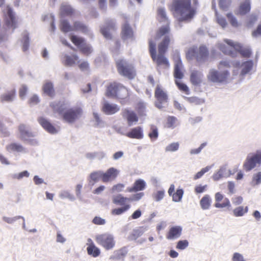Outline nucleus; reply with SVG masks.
<instances>
[{"label":"nucleus","instance_id":"1","mask_svg":"<svg viewBox=\"0 0 261 261\" xmlns=\"http://www.w3.org/2000/svg\"><path fill=\"white\" fill-rule=\"evenodd\" d=\"M173 7L179 22L190 21L196 13V9L191 6V0H174Z\"/></svg>","mask_w":261,"mask_h":261},{"label":"nucleus","instance_id":"2","mask_svg":"<svg viewBox=\"0 0 261 261\" xmlns=\"http://www.w3.org/2000/svg\"><path fill=\"white\" fill-rule=\"evenodd\" d=\"M224 42L229 45V47H227L225 44H220L219 47L225 54L233 57L236 54L234 51H237L244 57H250L251 51L249 47H245L240 43H234L232 40L227 39H224Z\"/></svg>","mask_w":261,"mask_h":261},{"label":"nucleus","instance_id":"3","mask_svg":"<svg viewBox=\"0 0 261 261\" xmlns=\"http://www.w3.org/2000/svg\"><path fill=\"white\" fill-rule=\"evenodd\" d=\"M50 106L55 111L62 115L63 121L70 124H73L79 120L83 114L82 108L79 106L68 109L63 112L61 109L56 108L54 103H52Z\"/></svg>","mask_w":261,"mask_h":261},{"label":"nucleus","instance_id":"4","mask_svg":"<svg viewBox=\"0 0 261 261\" xmlns=\"http://www.w3.org/2000/svg\"><path fill=\"white\" fill-rule=\"evenodd\" d=\"M106 95L110 98L123 99L127 98L129 94L128 90L122 84L114 82L108 86Z\"/></svg>","mask_w":261,"mask_h":261},{"label":"nucleus","instance_id":"5","mask_svg":"<svg viewBox=\"0 0 261 261\" xmlns=\"http://www.w3.org/2000/svg\"><path fill=\"white\" fill-rule=\"evenodd\" d=\"M208 55L207 48L204 46H201L199 48L195 47L189 48L186 56L188 59L195 58L198 63H202L207 59Z\"/></svg>","mask_w":261,"mask_h":261},{"label":"nucleus","instance_id":"6","mask_svg":"<svg viewBox=\"0 0 261 261\" xmlns=\"http://www.w3.org/2000/svg\"><path fill=\"white\" fill-rule=\"evenodd\" d=\"M116 64L119 73L128 79H133L135 75L134 67L125 60L123 59L116 60Z\"/></svg>","mask_w":261,"mask_h":261},{"label":"nucleus","instance_id":"7","mask_svg":"<svg viewBox=\"0 0 261 261\" xmlns=\"http://www.w3.org/2000/svg\"><path fill=\"white\" fill-rule=\"evenodd\" d=\"M97 243L102 246L106 250H110L114 248L115 244L114 236L110 233H106L96 236Z\"/></svg>","mask_w":261,"mask_h":261},{"label":"nucleus","instance_id":"8","mask_svg":"<svg viewBox=\"0 0 261 261\" xmlns=\"http://www.w3.org/2000/svg\"><path fill=\"white\" fill-rule=\"evenodd\" d=\"M258 164L261 165V151H257L256 152L250 156L248 155L244 163L243 167L246 171H250L255 167Z\"/></svg>","mask_w":261,"mask_h":261},{"label":"nucleus","instance_id":"9","mask_svg":"<svg viewBox=\"0 0 261 261\" xmlns=\"http://www.w3.org/2000/svg\"><path fill=\"white\" fill-rule=\"evenodd\" d=\"M229 73L228 70H225L218 71L215 69H210L207 74L208 80L213 83H223L226 81Z\"/></svg>","mask_w":261,"mask_h":261},{"label":"nucleus","instance_id":"10","mask_svg":"<svg viewBox=\"0 0 261 261\" xmlns=\"http://www.w3.org/2000/svg\"><path fill=\"white\" fill-rule=\"evenodd\" d=\"M154 95L156 98L155 102V106L160 110L166 108L167 106L168 95L159 85H158L155 88Z\"/></svg>","mask_w":261,"mask_h":261},{"label":"nucleus","instance_id":"11","mask_svg":"<svg viewBox=\"0 0 261 261\" xmlns=\"http://www.w3.org/2000/svg\"><path fill=\"white\" fill-rule=\"evenodd\" d=\"M71 40L75 45L79 47L81 50L86 55H89L92 51V47L90 44L85 42V40L82 37L75 35L71 37Z\"/></svg>","mask_w":261,"mask_h":261},{"label":"nucleus","instance_id":"12","mask_svg":"<svg viewBox=\"0 0 261 261\" xmlns=\"http://www.w3.org/2000/svg\"><path fill=\"white\" fill-rule=\"evenodd\" d=\"M35 135L32 133L29 126L24 124H20L18 126V138L23 142H25L28 138H33Z\"/></svg>","mask_w":261,"mask_h":261},{"label":"nucleus","instance_id":"13","mask_svg":"<svg viewBox=\"0 0 261 261\" xmlns=\"http://www.w3.org/2000/svg\"><path fill=\"white\" fill-rule=\"evenodd\" d=\"M115 21L114 19H108L106 20V25L100 28V32L107 39L111 38V30L115 29Z\"/></svg>","mask_w":261,"mask_h":261},{"label":"nucleus","instance_id":"14","mask_svg":"<svg viewBox=\"0 0 261 261\" xmlns=\"http://www.w3.org/2000/svg\"><path fill=\"white\" fill-rule=\"evenodd\" d=\"M6 23L7 27L14 30L16 28V20L12 9L7 7V14L5 16Z\"/></svg>","mask_w":261,"mask_h":261},{"label":"nucleus","instance_id":"15","mask_svg":"<svg viewBox=\"0 0 261 261\" xmlns=\"http://www.w3.org/2000/svg\"><path fill=\"white\" fill-rule=\"evenodd\" d=\"M6 150L10 152H17L19 153L26 154L29 152L28 149L24 147L22 145L18 143H12L6 147Z\"/></svg>","mask_w":261,"mask_h":261},{"label":"nucleus","instance_id":"16","mask_svg":"<svg viewBox=\"0 0 261 261\" xmlns=\"http://www.w3.org/2000/svg\"><path fill=\"white\" fill-rule=\"evenodd\" d=\"M73 31H80L83 34L92 37V33L87 25L79 21L74 22Z\"/></svg>","mask_w":261,"mask_h":261},{"label":"nucleus","instance_id":"17","mask_svg":"<svg viewBox=\"0 0 261 261\" xmlns=\"http://www.w3.org/2000/svg\"><path fill=\"white\" fill-rule=\"evenodd\" d=\"M119 173V171L114 167L108 169L106 172L102 171V181L107 182L111 179H115Z\"/></svg>","mask_w":261,"mask_h":261},{"label":"nucleus","instance_id":"18","mask_svg":"<svg viewBox=\"0 0 261 261\" xmlns=\"http://www.w3.org/2000/svg\"><path fill=\"white\" fill-rule=\"evenodd\" d=\"M203 77V73L200 71L193 70L191 72L190 81L194 86L199 85L202 82Z\"/></svg>","mask_w":261,"mask_h":261},{"label":"nucleus","instance_id":"19","mask_svg":"<svg viewBox=\"0 0 261 261\" xmlns=\"http://www.w3.org/2000/svg\"><path fill=\"white\" fill-rule=\"evenodd\" d=\"M182 228L180 226H174L171 227L167 235L168 240H175L178 238L181 234Z\"/></svg>","mask_w":261,"mask_h":261},{"label":"nucleus","instance_id":"20","mask_svg":"<svg viewBox=\"0 0 261 261\" xmlns=\"http://www.w3.org/2000/svg\"><path fill=\"white\" fill-rule=\"evenodd\" d=\"M38 121L41 125L49 133L55 134L57 133L56 128L51 124V123L46 118L40 117Z\"/></svg>","mask_w":261,"mask_h":261},{"label":"nucleus","instance_id":"21","mask_svg":"<svg viewBox=\"0 0 261 261\" xmlns=\"http://www.w3.org/2000/svg\"><path fill=\"white\" fill-rule=\"evenodd\" d=\"M119 110V108L116 104H111L105 102L102 107L103 112L107 115H112Z\"/></svg>","mask_w":261,"mask_h":261},{"label":"nucleus","instance_id":"22","mask_svg":"<svg viewBox=\"0 0 261 261\" xmlns=\"http://www.w3.org/2000/svg\"><path fill=\"white\" fill-rule=\"evenodd\" d=\"M123 115L127 119L128 126H132L134 122L136 123L138 121L136 114L132 111L125 110Z\"/></svg>","mask_w":261,"mask_h":261},{"label":"nucleus","instance_id":"23","mask_svg":"<svg viewBox=\"0 0 261 261\" xmlns=\"http://www.w3.org/2000/svg\"><path fill=\"white\" fill-rule=\"evenodd\" d=\"M251 9V0H244L240 4L238 13L241 15H244L248 13Z\"/></svg>","mask_w":261,"mask_h":261},{"label":"nucleus","instance_id":"24","mask_svg":"<svg viewBox=\"0 0 261 261\" xmlns=\"http://www.w3.org/2000/svg\"><path fill=\"white\" fill-rule=\"evenodd\" d=\"M15 96L16 90L15 89H13L11 91H8L7 92L2 94L0 96V101L2 102H12L14 100Z\"/></svg>","mask_w":261,"mask_h":261},{"label":"nucleus","instance_id":"25","mask_svg":"<svg viewBox=\"0 0 261 261\" xmlns=\"http://www.w3.org/2000/svg\"><path fill=\"white\" fill-rule=\"evenodd\" d=\"M146 186V183L143 179H139L134 182L133 187L128 188L127 191L129 192H137L144 190Z\"/></svg>","mask_w":261,"mask_h":261},{"label":"nucleus","instance_id":"26","mask_svg":"<svg viewBox=\"0 0 261 261\" xmlns=\"http://www.w3.org/2000/svg\"><path fill=\"white\" fill-rule=\"evenodd\" d=\"M126 136L130 138L140 139L143 138V130L141 127L138 126L132 129L131 131L126 134Z\"/></svg>","mask_w":261,"mask_h":261},{"label":"nucleus","instance_id":"27","mask_svg":"<svg viewBox=\"0 0 261 261\" xmlns=\"http://www.w3.org/2000/svg\"><path fill=\"white\" fill-rule=\"evenodd\" d=\"M177 59L175 61L174 65V75L176 79H181L183 77L184 74L181 72L182 63L180 58L177 56Z\"/></svg>","mask_w":261,"mask_h":261},{"label":"nucleus","instance_id":"28","mask_svg":"<svg viewBox=\"0 0 261 261\" xmlns=\"http://www.w3.org/2000/svg\"><path fill=\"white\" fill-rule=\"evenodd\" d=\"M102 180V171L98 170L93 172L90 173L89 176L88 180L89 184L93 186L96 182H97L100 179Z\"/></svg>","mask_w":261,"mask_h":261},{"label":"nucleus","instance_id":"29","mask_svg":"<svg viewBox=\"0 0 261 261\" xmlns=\"http://www.w3.org/2000/svg\"><path fill=\"white\" fill-rule=\"evenodd\" d=\"M253 65V62L252 60H249L242 63L241 65L242 68L240 73V75L244 76L245 75L249 73L250 71L252 70Z\"/></svg>","mask_w":261,"mask_h":261},{"label":"nucleus","instance_id":"30","mask_svg":"<svg viewBox=\"0 0 261 261\" xmlns=\"http://www.w3.org/2000/svg\"><path fill=\"white\" fill-rule=\"evenodd\" d=\"M85 156L89 160L97 159L99 160H101L106 157V153L103 151L88 152L86 154Z\"/></svg>","mask_w":261,"mask_h":261},{"label":"nucleus","instance_id":"31","mask_svg":"<svg viewBox=\"0 0 261 261\" xmlns=\"http://www.w3.org/2000/svg\"><path fill=\"white\" fill-rule=\"evenodd\" d=\"M212 199L210 195H205L200 200L199 204L203 210H208L211 205Z\"/></svg>","mask_w":261,"mask_h":261},{"label":"nucleus","instance_id":"32","mask_svg":"<svg viewBox=\"0 0 261 261\" xmlns=\"http://www.w3.org/2000/svg\"><path fill=\"white\" fill-rule=\"evenodd\" d=\"M43 91L45 94L50 97L54 96L55 90L53 84L49 81L46 82L43 85Z\"/></svg>","mask_w":261,"mask_h":261},{"label":"nucleus","instance_id":"33","mask_svg":"<svg viewBox=\"0 0 261 261\" xmlns=\"http://www.w3.org/2000/svg\"><path fill=\"white\" fill-rule=\"evenodd\" d=\"M133 36V31L129 25L126 23L124 24L122 29V38L123 40L130 39Z\"/></svg>","mask_w":261,"mask_h":261},{"label":"nucleus","instance_id":"34","mask_svg":"<svg viewBox=\"0 0 261 261\" xmlns=\"http://www.w3.org/2000/svg\"><path fill=\"white\" fill-rule=\"evenodd\" d=\"M169 42L170 38L169 36H165L163 41L159 44L158 46L159 54H164L167 49Z\"/></svg>","mask_w":261,"mask_h":261},{"label":"nucleus","instance_id":"35","mask_svg":"<svg viewBox=\"0 0 261 261\" xmlns=\"http://www.w3.org/2000/svg\"><path fill=\"white\" fill-rule=\"evenodd\" d=\"M128 252L127 248L124 247L114 252V256H111V258L120 259L123 258Z\"/></svg>","mask_w":261,"mask_h":261},{"label":"nucleus","instance_id":"36","mask_svg":"<svg viewBox=\"0 0 261 261\" xmlns=\"http://www.w3.org/2000/svg\"><path fill=\"white\" fill-rule=\"evenodd\" d=\"M42 19L44 21H48L50 23V31L54 33L56 30V25L55 24V16L53 14H48L44 15Z\"/></svg>","mask_w":261,"mask_h":261},{"label":"nucleus","instance_id":"37","mask_svg":"<svg viewBox=\"0 0 261 261\" xmlns=\"http://www.w3.org/2000/svg\"><path fill=\"white\" fill-rule=\"evenodd\" d=\"M73 12L72 7L65 3H63L60 8V13L61 16L70 15Z\"/></svg>","mask_w":261,"mask_h":261},{"label":"nucleus","instance_id":"38","mask_svg":"<svg viewBox=\"0 0 261 261\" xmlns=\"http://www.w3.org/2000/svg\"><path fill=\"white\" fill-rule=\"evenodd\" d=\"M79 57L76 55H73L72 56L65 55L64 57V63L66 66H73L75 61H77Z\"/></svg>","mask_w":261,"mask_h":261},{"label":"nucleus","instance_id":"39","mask_svg":"<svg viewBox=\"0 0 261 261\" xmlns=\"http://www.w3.org/2000/svg\"><path fill=\"white\" fill-rule=\"evenodd\" d=\"M87 250L88 254L94 257L98 256L100 253L99 249L96 247L93 244H90L87 247Z\"/></svg>","mask_w":261,"mask_h":261},{"label":"nucleus","instance_id":"40","mask_svg":"<svg viewBox=\"0 0 261 261\" xmlns=\"http://www.w3.org/2000/svg\"><path fill=\"white\" fill-rule=\"evenodd\" d=\"M60 29L64 33L73 31V26L71 25L69 22L65 19L61 20Z\"/></svg>","mask_w":261,"mask_h":261},{"label":"nucleus","instance_id":"41","mask_svg":"<svg viewBox=\"0 0 261 261\" xmlns=\"http://www.w3.org/2000/svg\"><path fill=\"white\" fill-rule=\"evenodd\" d=\"M145 231V229L143 228L134 229L132 234L128 237V240L130 241L136 240L137 238L141 236Z\"/></svg>","mask_w":261,"mask_h":261},{"label":"nucleus","instance_id":"42","mask_svg":"<svg viewBox=\"0 0 261 261\" xmlns=\"http://www.w3.org/2000/svg\"><path fill=\"white\" fill-rule=\"evenodd\" d=\"M94 121L95 122L94 126L96 127H103L105 126V122L100 118L98 113L94 112L93 113Z\"/></svg>","mask_w":261,"mask_h":261},{"label":"nucleus","instance_id":"43","mask_svg":"<svg viewBox=\"0 0 261 261\" xmlns=\"http://www.w3.org/2000/svg\"><path fill=\"white\" fill-rule=\"evenodd\" d=\"M185 99L189 102L195 105H200L204 103V100L197 97H184Z\"/></svg>","mask_w":261,"mask_h":261},{"label":"nucleus","instance_id":"44","mask_svg":"<svg viewBox=\"0 0 261 261\" xmlns=\"http://www.w3.org/2000/svg\"><path fill=\"white\" fill-rule=\"evenodd\" d=\"M128 198L124 197L122 195L119 194L113 197V201L115 204L124 205L126 201H128Z\"/></svg>","mask_w":261,"mask_h":261},{"label":"nucleus","instance_id":"45","mask_svg":"<svg viewBox=\"0 0 261 261\" xmlns=\"http://www.w3.org/2000/svg\"><path fill=\"white\" fill-rule=\"evenodd\" d=\"M158 66L161 65H165L167 66H169V62L166 58L164 56V54H158V56H156L155 61Z\"/></svg>","mask_w":261,"mask_h":261},{"label":"nucleus","instance_id":"46","mask_svg":"<svg viewBox=\"0 0 261 261\" xmlns=\"http://www.w3.org/2000/svg\"><path fill=\"white\" fill-rule=\"evenodd\" d=\"M248 208L247 206H246L245 208L242 206H239L233 210V215L236 217L243 216L248 212Z\"/></svg>","mask_w":261,"mask_h":261},{"label":"nucleus","instance_id":"47","mask_svg":"<svg viewBox=\"0 0 261 261\" xmlns=\"http://www.w3.org/2000/svg\"><path fill=\"white\" fill-rule=\"evenodd\" d=\"M21 219L24 220V217L21 216H16L13 217H9L7 216H3L2 220L4 222L9 224H13L17 220Z\"/></svg>","mask_w":261,"mask_h":261},{"label":"nucleus","instance_id":"48","mask_svg":"<svg viewBox=\"0 0 261 261\" xmlns=\"http://www.w3.org/2000/svg\"><path fill=\"white\" fill-rule=\"evenodd\" d=\"M184 193V190L182 189H177L176 192L172 195V200L176 202H180L181 200Z\"/></svg>","mask_w":261,"mask_h":261},{"label":"nucleus","instance_id":"49","mask_svg":"<svg viewBox=\"0 0 261 261\" xmlns=\"http://www.w3.org/2000/svg\"><path fill=\"white\" fill-rule=\"evenodd\" d=\"M29 176L30 173L28 171L24 170L19 173L13 174H12L11 177L13 179L21 180L23 177H29Z\"/></svg>","mask_w":261,"mask_h":261},{"label":"nucleus","instance_id":"50","mask_svg":"<svg viewBox=\"0 0 261 261\" xmlns=\"http://www.w3.org/2000/svg\"><path fill=\"white\" fill-rule=\"evenodd\" d=\"M22 50L23 51H26L28 50L29 47V37L27 33H24L23 38L22 39Z\"/></svg>","mask_w":261,"mask_h":261},{"label":"nucleus","instance_id":"51","mask_svg":"<svg viewBox=\"0 0 261 261\" xmlns=\"http://www.w3.org/2000/svg\"><path fill=\"white\" fill-rule=\"evenodd\" d=\"M59 197L62 199L67 198L71 201H73L75 200L74 196L73 194H70L67 191H62L59 194Z\"/></svg>","mask_w":261,"mask_h":261},{"label":"nucleus","instance_id":"52","mask_svg":"<svg viewBox=\"0 0 261 261\" xmlns=\"http://www.w3.org/2000/svg\"><path fill=\"white\" fill-rule=\"evenodd\" d=\"M149 52L153 61L156 59V44L151 40L149 41Z\"/></svg>","mask_w":261,"mask_h":261},{"label":"nucleus","instance_id":"53","mask_svg":"<svg viewBox=\"0 0 261 261\" xmlns=\"http://www.w3.org/2000/svg\"><path fill=\"white\" fill-rule=\"evenodd\" d=\"M158 14L160 21H166L168 23V18L164 8H159L158 10Z\"/></svg>","mask_w":261,"mask_h":261},{"label":"nucleus","instance_id":"54","mask_svg":"<svg viewBox=\"0 0 261 261\" xmlns=\"http://www.w3.org/2000/svg\"><path fill=\"white\" fill-rule=\"evenodd\" d=\"M130 208V205L127 204L122 207L115 208L112 210V213L113 215H120L127 211Z\"/></svg>","mask_w":261,"mask_h":261},{"label":"nucleus","instance_id":"55","mask_svg":"<svg viewBox=\"0 0 261 261\" xmlns=\"http://www.w3.org/2000/svg\"><path fill=\"white\" fill-rule=\"evenodd\" d=\"M150 132L148 134V136L151 140H155L159 136L158 128L155 126L152 125L150 128Z\"/></svg>","mask_w":261,"mask_h":261},{"label":"nucleus","instance_id":"56","mask_svg":"<svg viewBox=\"0 0 261 261\" xmlns=\"http://www.w3.org/2000/svg\"><path fill=\"white\" fill-rule=\"evenodd\" d=\"M179 148V143L177 142H174L170 144L165 148L166 152H174L177 151Z\"/></svg>","mask_w":261,"mask_h":261},{"label":"nucleus","instance_id":"57","mask_svg":"<svg viewBox=\"0 0 261 261\" xmlns=\"http://www.w3.org/2000/svg\"><path fill=\"white\" fill-rule=\"evenodd\" d=\"M261 184V172L254 174L252 177V184L253 186L258 185Z\"/></svg>","mask_w":261,"mask_h":261},{"label":"nucleus","instance_id":"58","mask_svg":"<svg viewBox=\"0 0 261 261\" xmlns=\"http://www.w3.org/2000/svg\"><path fill=\"white\" fill-rule=\"evenodd\" d=\"M177 118L174 116H169L167 118V127L168 128H173L176 126L175 123L177 121Z\"/></svg>","mask_w":261,"mask_h":261},{"label":"nucleus","instance_id":"59","mask_svg":"<svg viewBox=\"0 0 261 261\" xmlns=\"http://www.w3.org/2000/svg\"><path fill=\"white\" fill-rule=\"evenodd\" d=\"M189 246V242L187 240H180L177 243L176 249L184 250Z\"/></svg>","mask_w":261,"mask_h":261},{"label":"nucleus","instance_id":"60","mask_svg":"<svg viewBox=\"0 0 261 261\" xmlns=\"http://www.w3.org/2000/svg\"><path fill=\"white\" fill-rule=\"evenodd\" d=\"M211 169V167L206 166V167L202 168L200 171L198 172L194 176V179L196 180L201 178L203 175L208 172Z\"/></svg>","mask_w":261,"mask_h":261},{"label":"nucleus","instance_id":"61","mask_svg":"<svg viewBox=\"0 0 261 261\" xmlns=\"http://www.w3.org/2000/svg\"><path fill=\"white\" fill-rule=\"evenodd\" d=\"M165 195V191L164 190L158 191L153 195V198L156 201H160L163 199Z\"/></svg>","mask_w":261,"mask_h":261},{"label":"nucleus","instance_id":"62","mask_svg":"<svg viewBox=\"0 0 261 261\" xmlns=\"http://www.w3.org/2000/svg\"><path fill=\"white\" fill-rule=\"evenodd\" d=\"M169 31V28L168 25H166L165 26L161 27L157 33L156 37L160 38L162 36L165 35L166 33H168Z\"/></svg>","mask_w":261,"mask_h":261},{"label":"nucleus","instance_id":"63","mask_svg":"<svg viewBox=\"0 0 261 261\" xmlns=\"http://www.w3.org/2000/svg\"><path fill=\"white\" fill-rule=\"evenodd\" d=\"M227 17L232 26L234 27H238V21L236 18L231 13H228L227 14Z\"/></svg>","mask_w":261,"mask_h":261},{"label":"nucleus","instance_id":"64","mask_svg":"<svg viewBox=\"0 0 261 261\" xmlns=\"http://www.w3.org/2000/svg\"><path fill=\"white\" fill-rule=\"evenodd\" d=\"M232 261H246V259L244 257L243 255L239 253V252H235L232 254V258H231Z\"/></svg>","mask_w":261,"mask_h":261}]
</instances>
